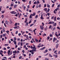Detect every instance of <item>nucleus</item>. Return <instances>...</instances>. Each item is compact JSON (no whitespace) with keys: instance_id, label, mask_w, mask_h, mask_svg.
<instances>
[{"instance_id":"obj_51","label":"nucleus","mask_w":60,"mask_h":60,"mask_svg":"<svg viewBox=\"0 0 60 60\" xmlns=\"http://www.w3.org/2000/svg\"><path fill=\"white\" fill-rule=\"evenodd\" d=\"M56 9L57 10H58V11H59V10H60L59 9V8H57Z\"/></svg>"},{"instance_id":"obj_15","label":"nucleus","mask_w":60,"mask_h":60,"mask_svg":"<svg viewBox=\"0 0 60 60\" xmlns=\"http://www.w3.org/2000/svg\"><path fill=\"white\" fill-rule=\"evenodd\" d=\"M45 48H46L45 47H44L43 48L40 49V50H43V49H45Z\"/></svg>"},{"instance_id":"obj_60","label":"nucleus","mask_w":60,"mask_h":60,"mask_svg":"<svg viewBox=\"0 0 60 60\" xmlns=\"http://www.w3.org/2000/svg\"><path fill=\"white\" fill-rule=\"evenodd\" d=\"M54 13H55V14H56V11L55 10H54Z\"/></svg>"},{"instance_id":"obj_13","label":"nucleus","mask_w":60,"mask_h":60,"mask_svg":"<svg viewBox=\"0 0 60 60\" xmlns=\"http://www.w3.org/2000/svg\"><path fill=\"white\" fill-rule=\"evenodd\" d=\"M31 15L32 16H35V13H34L33 14H31Z\"/></svg>"},{"instance_id":"obj_41","label":"nucleus","mask_w":60,"mask_h":60,"mask_svg":"<svg viewBox=\"0 0 60 60\" xmlns=\"http://www.w3.org/2000/svg\"><path fill=\"white\" fill-rule=\"evenodd\" d=\"M18 10L20 12H22V11L20 9H19Z\"/></svg>"},{"instance_id":"obj_36","label":"nucleus","mask_w":60,"mask_h":60,"mask_svg":"<svg viewBox=\"0 0 60 60\" xmlns=\"http://www.w3.org/2000/svg\"><path fill=\"white\" fill-rule=\"evenodd\" d=\"M5 12V11H1V12L2 13H4V12Z\"/></svg>"},{"instance_id":"obj_38","label":"nucleus","mask_w":60,"mask_h":60,"mask_svg":"<svg viewBox=\"0 0 60 60\" xmlns=\"http://www.w3.org/2000/svg\"><path fill=\"white\" fill-rule=\"evenodd\" d=\"M21 58H22V56H20L19 57V59H21Z\"/></svg>"},{"instance_id":"obj_34","label":"nucleus","mask_w":60,"mask_h":60,"mask_svg":"<svg viewBox=\"0 0 60 60\" xmlns=\"http://www.w3.org/2000/svg\"><path fill=\"white\" fill-rule=\"evenodd\" d=\"M32 15H31H31H30V18H32Z\"/></svg>"},{"instance_id":"obj_53","label":"nucleus","mask_w":60,"mask_h":60,"mask_svg":"<svg viewBox=\"0 0 60 60\" xmlns=\"http://www.w3.org/2000/svg\"><path fill=\"white\" fill-rule=\"evenodd\" d=\"M42 25L43 26H44V24L43 22H42Z\"/></svg>"},{"instance_id":"obj_17","label":"nucleus","mask_w":60,"mask_h":60,"mask_svg":"<svg viewBox=\"0 0 60 60\" xmlns=\"http://www.w3.org/2000/svg\"><path fill=\"white\" fill-rule=\"evenodd\" d=\"M13 54H16V51L15 50V51H13Z\"/></svg>"},{"instance_id":"obj_22","label":"nucleus","mask_w":60,"mask_h":60,"mask_svg":"<svg viewBox=\"0 0 60 60\" xmlns=\"http://www.w3.org/2000/svg\"><path fill=\"white\" fill-rule=\"evenodd\" d=\"M48 9L46 8L44 9V10L45 11H47Z\"/></svg>"},{"instance_id":"obj_42","label":"nucleus","mask_w":60,"mask_h":60,"mask_svg":"<svg viewBox=\"0 0 60 60\" xmlns=\"http://www.w3.org/2000/svg\"><path fill=\"white\" fill-rule=\"evenodd\" d=\"M58 44H56V49H57V47H58Z\"/></svg>"},{"instance_id":"obj_40","label":"nucleus","mask_w":60,"mask_h":60,"mask_svg":"<svg viewBox=\"0 0 60 60\" xmlns=\"http://www.w3.org/2000/svg\"><path fill=\"white\" fill-rule=\"evenodd\" d=\"M27 19H26V20H25V22H24L26 23V21H27Z\"/></svg>"},{"instance_id":"obj_43","label":"nucleus","mask_w":60,"mask_h":60,"mask_svg":"<svg viewBox=\"0 0 60 60\" xmlns=\"http://www.w3.org/2000/svg\"><path fill=\"white\" fill-rule=\"evenodd\" d=\"M21 45L22 46V45H23V43L22 42H21Z\"/></svg>"},{"instance_id":"obj_25","label":"nucleus","mask_w":60,"mask_h":60,"mask_svg":"<svg viewBox=\"0 0 60 60\" xmlns=\"http://www.w3.org/2000/svg\"><path fill=\"white\" fill-rule=\"evenodd\" d=\"M47 6L49 8L50 7L49 5L48 4H47Z\"/></svg>"},{"instance_id":"obj_56","label":"nucleus","mask_w":60,"mask_h":60,"mask_svg":"<svg viewBox=\"0 0 60 60\" xmlns=\"http://www.w3.org/2000/svg\"><path fill=\"white\" fill-rule=\"evenodd\" d=\"M8 41L9 42V43H11V41L10 40H9Z\"/></svg>"},{"instance_id":"obj_7","label":"nucleus","mask_w":60,"mask_h":60,"mask_svg":"<svg viewBox=\"0 0 60 60\" xmlns=\"http://www.w3.org/2000/svg\"><path fill=\"white\" fill-rule=\"evenodd\" d=\"M57 38H53V42H55V40L56 41L57 40Z\"/></svg>"},{"instance_id":"obj_24","label":"nucleus","mask_w":60,"mask_h":60,"mask_svg":"<svg viewBox=\"0 0 60 60\" xmlns=\"http://www.w3.org/2000/svg\"><path fill=\"white\" fill-rule=\"evenodd\" d=\"M29 38L30 39H32V36H30L29 37Z\"/></svg>"},{"instance_id":"obj_30","label":"nucleus","mask_w":60,"mask_h":60,"mask_svg":"<svg viewBox=\"0 0 60 60\" xmlns=\"http://www.w3.org/2000/svg\"><path fill=\"white\" fill-rule=\"evenodd\" d=\"M5 22H6V24H8V21H6Z\"/></svg>"},{"instance_id":"obj_4","label":"nucleus","mask_w":60,"mask_h":60,"mask_svg":"<svg viewBox=\"0 0 60 60\" xmlns=\"http://www.w3.org/2000/svg\"><path fill=\"white\" fill-rule=\"evenodd\" d=\"M11 14H16L17 13L16 12H15V11H13L10 12Z\"/></svg>"},{"instance_id":"obj_47","label":"nucleus","mask_w":60,"mask_h":60,"mask_svg":"<svg viewBox=\"0 0 60 60\" xmlns=\"http://www.w3.org/2000/svg\"><path fill=\"white\" fill-rule=\"evenodd\" d=\"M41 6V4L39 5V7L40 8Z\"/></svg>"},{"instance_id":"obj_59","label":"nucleus","mask_w":60,"mask_h":60,"mask_svg":"<svg viewBox=\"0 0 60 60\" xmlns=\"http://www.w3.org/2000/svg\"><path fill=\"white\" fill-rule=\"evenodd\" d=\"M4 15H2L1 17L2 18H4Z\"/></svg>"},{"instance_id":"obj_62","label":"nucleus","mask_w":60,"mask_h":60,"mask_svg":"<svg viewBox=\"0 0 60 60\" xmlns=\"http://www.w3.org/2000/svg\"><path fill=\"white\" fill-rule=\"evenodd\" d=\"M7 49H11V48L9 46H8L7 47Z\"/></svg>"},{"instance_id":"obj_49","label":"nucleus","mask_w":60,"mask_h":60,"mask_svg":"<svg viewBox=\"0 0 60 60\" xmlns=\"http://www.w3.org/2000/svg\"><path fill=\"white\" fill-rule=\"evenodd\" d=\"M31 4V1H30L29 2V4Z\"/></svg>"},{"instance_id":"obj_35","label":"nucleus","mask_w":60,"mask_h":60,"mask_svg":"<svg viewBox=\"0 0 60 60\" xmlns=\"http://www.w3.org/2000/svg\"><path fill=\"white\" fill-rule=\"evenodd\" d=\"M23 36H24V37H28V35L26 36V34L24 35H23Z\"/></svg>"},{"instance_id":"obj_2","label":"nucleus","mask_w":60,"mask_h":60,"mask_svg":"<svg viewBox=\"0 0 60 60\" xmlns=\"http://www.w3.org/2000/svg\"><path fill=\"white\" fill-rule=\"evenodd\" d=\"M52 24L53 25V26H56V25H57V24H56V23H55V22H53Z\"/></svg>"},{"instance_id":"obj_10","label":"nucleus","mask_w":60,"mask_h":60,"mask_svg":"<svg viewBox=\"0 0 60 60\" xmlns=\"http://www.w3.org/2000/svg\"><path fill=\"white\" fill-rule=\"evenodd\" d=\"M54 22L53 21L51 22V21H50V22H49V23H48V24H53V22Z\"/></svg>"},{"instance_id":"obj_64","label":"nucleus","mask_w":60,"mask_h":60,"mask_svg":"<svg viewBox=\"0 0 60 60\" xmlns=\"http://www.w3.org/2000/svg\"><path fill=\"white\" fill-rule=\"evenodd\" d=\"M2 60H7V59H2Z\"/></svg>"},{"instance_id":"obj_32","label":"nucleus","mask_w":60,"mask_h":60,"mask_svg":"<svg viewBox=\"0 0 60 60\" xmlns=\"http://www.w3.org/2000/svg\"><path fill=\"white\" fill-rule=\"evenodd\" d=\"M50 38L49 37V36L47 38V40H49V39Z\"/></svg>"},{"instance_id":"obj_3","label":"nucleus","mask_w":60,"mask_h":60,"mask_svg":"<svg viewBox=\"0 0 60 60\" xmlns=\"http://www.w3.org/2000/svg\"><path fill=\"white\" fill-rule=\"evenodd\" d=\"M35 45H34L33 46V47H32V46H31L30 47V48L32 49H36V48L35 47Z\"/></svg>"},{"instance_id":"obj_11","label":"nucleus","mask_w":60,"mask_h":60,"mask_svg":"<svg viewBox=\"0 0 60 60\" xmlns=\"http://www.w3.org/2000/svg\"><path fill=\"white\" fill-rule=\"evenodd\" d=\"M49 15H50V14L49 13H48L47 14L45 15L46 17H47V15H48V16H49Z\"/></svg>"},{"instance_id":"obj_29","label":"nucleus","mask_w":60,"mask_h":60,"mask_svg":"<svg viewBox=\"0 0 60 60\" xmlns=\"http://www.w3.org/2000/svg\"><path fill=\"white\" fill-rule=\"evenodd\" d=\"M56 27H54L52 31H54V30H55V29H56Z\"/></svg>"},{"instance_id":"obj_12","label":"nucleus","mask_w":60,"mask_h":60,"mask_svg":"<svg viewBox=\"0 0 60 60\" xmlns=\"http://www.w3.org/2000/svg\"><path fill=\"white\" fill-rule=\"evenodd\" d=\"M47 52H48V49H46V50H45V51L44 52V53H47Z\"/></svg>"},{"instance_id":"obj_46","label":"nucleus","mask_w":60,"mask_h":60,"mask_svg":"<svg viewBox=\"0 0 60 60\" xmlns=\"http://www.w3.org/2000/svg\"><path fill=\"white\" fill-rule=\"evenodd\" d=\"M60 6V4L58 5V6H57L58 7H59Z\"/></svg>"},{"instance_id":"obj_19","label":"nucleus","mask_w":60,"mask_h":60,"mask_svg":"<svg viewBox=\"0 0 60 60\" xmlns=\"http://www.w3.org/2000/svg\"><path fill=\"white\" fill-rule=\"evenodd\" d=\"M32 19H31L30 20L29 22V23L30 24V23L32 22Z\"/></svg>"},{"instance_id":"obj_23","label":"nucleus","mask_w":60,"mask_h":60,"mask_svg":"<svg viewBox=\"0 0 60 60\" xmlns=\"http://www.w3.org/2000/svg\"><path fill=\"white\" fill-rule=\"evenodd\" d=\"M16 40H17V39L15 37L14 38V41H16Z\"/></svg>"},{"instance_id":"obj_14","label":"nucleus","mask_w":60,"mask_h":60,"mask_svg":"<svg viewBox=\"0 0 60 60\" xmlns=\"http://www.w3.org/2000/svg\"><path fill=\"white\" fill-rule=\"evenodd\" d=\"M13 42H14V43L15 45H16V44H17V42H16V41H13Z\"/></svg>"},{"instance_id":"obj_26","label":"nucleus","mask_w":60,"mask_h":60,"mask_svg":"<svg viewBox=\"0 0 60 60\" xmlns=\"http://www.w3.org/2000/svg\"><path fill=\"white\" fill-rule=\"evenodd\" d=\"M51 27H52V26H51V25H50L49 27V28L51 29Z\"/></svg>"},{"instance_id":"obj_45","label":"nucleus","mask_w":60,"mask_h":60,"mask_svg":"<svg viewBox=\"0 0 60 60\" xmlns=\"http://www.w3.org/2000/svg\"><path fill=\"white\" fill-rule=\"evenodd\" d=\"M43 36H46V34L44 33L43 34Z\"/></svg>"},{"instance_id":"obj_20","label":"nucleus","mask_w":60,"mask_h":60,"mask_svg":"<svg viewBox=\"0 0 60 60\" xmlns=\"http://www.w3.org/2000/svg\"><path fill=\"white\" fill-rule=\"evenodd\" d=\"M17 53V54H19V51L18 50H17V51H16V53Z\"/></svg>"},{"instance_id":"obj_33","label":"nucleus","mask_w":60,"mask_h":60,"mask_svg":"<svg viewBox=\"0 0 60 60\" xmlns=\"http://www.w3.org/2000/svg\"><path fill=\"white\" fill-rule=\"evenodd\" d=\"M50 37H53V35H52V34H50Z\"/></svg>"},{"instance_id":"obj_8","label":"nucleus","mask_w":60,"mask_h":60,"mask_svg":"<svg viewBox=\"0 0 60 60\" xmlns=\"http://www.w3.org/2000/svg\"><path fill=\"white\" fill-rule=\"evenodd\" d=\"M14 5L13 2H12L11 3V6H13Z\"/></svg>"},{"instance_id":"obj_6","label":"nucleus","mask_w":60,"mask_h":60,"mask_svg":"<svg viewBox=\"0 0 60 60\" xmlns=\"http://www.w3.org/2000/svg\"><path fill=\"white\" fill-rule=\"evenodd\" d=\"M40 19H44V18L43 17V14H42L41 15L40 17Z\"/></svg>"},{"instance_id":"obj_1","label":"nucleus","mask_w":60,"mask_h":60,"mask_svg":"<svg viewBox=\"0 0 60 60\" xmlns=\"http://www.w3.org/2000/svg\"><path fill=\"white\" fill-rule=\"evenodd\" d=\"M8 56H10L12 54V51H11H11H10L8 50Z\"/></svg>"},{"instance_id":"obj_50","label":"nucleus","mask_w":60,"mask_h":60,"mask_svg":"<svg viewBox=\"0 0 60 60\" xmlns=\"http://www.w3.org/2000/svg\"><path fill=\"white\" fill-rule=\"evenodd\" d=\"M8 60H11V58H8Z\"/></svg>"},{"instance_id":"obj_5","label":"nucleus","mask_w":60,"mask_h":60,"mask_svg":"<svg viewBox=\"0 0 60 60\" xmlns=\"http://www.w3.org/2000/svg\"><path fill=\"white\" fill-rule=\"evenodd\" d=\"M40 3V2H39V1H38L36 2V1H35L34 3V4H38Z\"/></svg>"},{"instance_id":"obj_31","label":"nucleus","mask_w":60,"mask_h":60,"mask_svg":"<svg viewBox=\"0 0 60 60\" xmlns=\"http://www.w3.org/2000/svg\"><path fill=\"white\" fill-rule=\"evenodd\" d=\"M57 20H60V17H58V18H57Z\"/></svg>"},{"instance_id":"obj_61","label":"nucleus","mask_w":60,"mask_h":60,"mask_svg":"<svg viewBox=\"0 0 60 60\" xmlns=\"http://www.w3.org/2000/svg\"><path fill=\"white\" fill-rule=\"evenodd\" d=\"M24 17H27V16L26 15H24Z\"/></svg>"},{"instance_id":"obj_27","label":"nucleus","mask_w":60,"mask_h":60,"mask_svg":"<svg viewBox=\"0 0 60 60\" xmlns=\"http://www.w3.org/2000/svg\"><path fill=\"white\" fill-rule=\"evenodd\" d=\"M49 55L50 57H52V56L50 54H49Z\"/></svg>"},{"instance_id":"obj_52","label":"nucleus","mask_w":60,"mask_h":60,"mask_svg":"<svg viewBox=\"0 0 60 60\" xmlns=\"http://www.w3.org/2000/svg\"><path fill=\"white\" fill-rule=\"evenodd\" d=\"M57 29H59V30H60V27H59L58 26V27H57Z\"/></svg>"},{"instance_id":"obj_48","label":"nucleus","mask_w":60,"mask_h":60,"mask_svg":"<svg viewBox=\"0 0 60 60\" xmlns=\"http://www.w3.org/2000/svg\"><path fill=\"white\" fill-rule=\"evenodd\" d=\"M21 35V33H19L18 34V35L19 36H20V35Z\"/></svg>"},{"instance_id":"obj_18","label":"nucleus","mask_w":60,"mask_h":60,"mask_svg":"<svg viewBox=\"0 0 60 60\" xmlns=\"http://www.w3.org/2000/svg\"><path fill=\"white\" fill-rule=\"evenodd\" d=\"M32 49V51H35L36 50V49Z\"/></svg>"},{"instance_id":"obj_58","label":"nucleus","mask_w":60,"mask_h":60,"mask_svg":"<svg viewBox=\"0 0 60 60\" xmlns=\"http://www.w3.org/2000/svg\"><path fill=\"white\" fill-rule=\"evenodd\" d=\"M48 50H49V51H51V49H49Z\"/></svg>"},{"instance_id":"obj_44","label":"nucleus","mask_w":60,"mask_h":60,"mask_svg":"<svg viewBox=\"0 0 60 60\" xmlns=\"http://www.w3.org/2000/svg\"><path fill=\"white\" fill-rule=\"evenodd\" d=\"M5 46H8V44H5Z\"/></svg>"},{"instance_id":"obj_37","label":"nucleus","mask_w":60,"mask_h":60,"mask_svg":"<svg viewBox=\"0 0 60 60\" xmlns=\"http://www.w3.org/2000/svg\"><path fill=\"white\" fill-rule=\"evenodd\" d=\"M35 40L37 42H38V40H37V39H35Z\"/></svg>"},{"instance_id":"obj_54","label":"nucleus","mask_w":60,"mask_h":60,"mask_svg":"<svg viewBox=\"0 0 60 60\" xmlns=\"http://www.w3.org/2000/svg\"><path fill=\"white\" fill-rule=\"evenodd\" d=\"M45 60H49V59H48V58L47 59L46 58H45Z\"/></svg>"},{"instance_id":"obj_63","label":"nucleus","mask_w":60,"mask_h":60,"mask_svg":"<svg viewBox=\"0 0 60 60\" xmlns=\"http://www.w3.org/2000/svg\"><path fill=\"white\" fill-rule=\"evenodd\" d=\"M2 35L3 36H4H4H5V34H3Z\"/></svg>"},{"instance_id":"obj_57","label":"nucleus","mask_w":60,"mask_h":60,"mask_svg":"<svg viewBox=\"0 0 60 60\" xmlns=\"http://www.w3.org/2000/svg\"><path fill=\"white\" fill-rule=\"evenodd\" d=\"M12 8L11 7H10L9 8V10H12Z\"/></svg>"},{"instance_id":"obj_16","label":"nucleus","mask_w":60,"mask_h":60,"mask_svg":"<svg viewBox=\"0 0 60 60\" xmlns=\"http://www.w3.org/2000/svg\"><path fill=\"white\" fill-rule=\"evenodd\" d=\"M13 6L14 7V8H16V7L17 6V5H16L15 4L13 5Z\"/></svg>"},{"instance_id":"obj_55","label":"nucleus","mask_w":60,"mask_h":60,"mask_svg":"<svg viewBox=\"0 0 60 60\" xmlns=\"http://www.w3.org/2000/svg\"><path fill=\"white\" fill-rule=\"evenodd\" d=\"M17 23H15V26H17Z\"/></svg>"},{"instance_id":"obj_21","label":"nucleus","mask_w":60,"mask_h":60,"mask_svg":"<svg viewBox=\"0 0 60 60\" xmlns=\"http://www.w3.org/2000/svg\"><path fill=\"white\" fill-rule=\"evenodd\" d=\"M56 17H55L54 18V21H56Z\"/></svg>"},{"instance_id":"obj_9","label":"nucleus","mask_w":60,"mask_h":60,"mask_svg":"<svg viewBox=\"0 0 60 60\" xmlns=\"http://www.w3.org/2000/svg\"><path fill=\"white\" fill-rule=\"evenodd\" d=\"M40 28H41V30H43L44 29V28L43 26H40Z\"/></svg>"},{"instance_id":"obj_39","label":"nucleus","mask_w":60,"mask_h":60,"mask_svg":"<svg viewBox=\"0 0 60 60\" xmlns=\"http://www.w3.org/2000/svg\"><path fill=\"white\" fill-rule=\"evenodd\" d=\"M37 18H38V15H36V16L35 18V19H37Z\"/></svg>"},{"instance_id":"obj_28","label":"nucleus","mask_w":60,"mask_h":60,"mask_svg":"<svg viewBox=\"0 0 60 60\" xmlns=\"http://www.w3.org/2000/svg\"><path fill=\"white\" fill-rule=\"evenodd\" d=\"M34 23H33L31 25H30V27H31L32 26H33L34 25Z\"/></svg>"}]
</instances>
